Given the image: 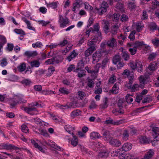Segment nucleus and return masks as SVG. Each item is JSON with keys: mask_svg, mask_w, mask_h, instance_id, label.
Wrapping results in <instances>:
<instances>
[{"mask_svg": "<svg viewBox=\"0 0 159 159\" xmlns=\"http://www.w3.org/2000/svg\"><path fill=\"white\" fill-rule=\"evenodd\" d=\"M126 102L128 103H131L133 101V98L131 97V96L128 94L125 97Z\"/></svg>", "mask_w": 159, "mask_h": 159, "instance_id": "50", "label": "nucleus"}, {"mask_svg": "<svg viewBox=\"0 0 159 159\" xmlns=\"http://www.w3.org/2000/svg\"><path fill=\"white\" fill-rule=\"evenodd\" d=\"M101 137L100 134L97 132H93L90 134V137L92 139H98Z\"/></svg>", "mask_w": 159, "mask_h": 159, "instance_id": "31", "label": "nucleus"}, {"mask_svg": "<svg viewBox=\"0 0 159 159\" xmlns=\"http://www.w3.org/2000/svg\"><path fill=\"white\" fill-rule=\"evenodd\" d=\"M139 141L141 143H148L151 140L147 138L146 136H141L139 138Z\"/></svg>", "mask_w": 159, "mask_h": 159, "instance_id": "22", "label": "nucleus"}, {"mask_svg": "<svg viewBox=\"0 0 159 159\" xmlns=\"http://www.w3.org/2000/svg\"><path fill=\"white\" fill-rule=\"evenodd\" d=\"M122 56L125 61H127L129 58V56L127 52H122Z\"/></svg>", "mask_w": 159, "mask_h": 159, "instance_id": "40", "label": "nucleus"}, {"mask_svg": "<svg viewBox=\"0 0 159 159\" xmlns=\"http://www.w3.org/2000/svg\"><path fill=\"white\" fill-rule=\"evenodd\" d=\"M82 3L83 2L82 0H75V2L73 4V11L75 12H76L75 11L76 8L79 7Z\"/></svg>", "mask_w": 159, "mask_h": 159, "instance_id": "11", "label": "nucleus"}, {"mask_svg": "<svg viewBox=\"0 0 159 159\" xmlns=\"http://www.w3.org/2000/svg\"><path fill=\"white\" fill-rule=\"evenodd\" d=\"M21 129L23 132L26 133L29 132V129L27 126L25 125H23L21 126Z\"/></svg>", "mask_w": 159, "mask_h": 159, "instance_id": "53", "label": "nucleus"}, {"mask_svg": "<svg viewBox=\"0 0 159 159\" xmlns=\"http://www.w3.org/2000/svg\"><path fill=\"white\" fill-rule=\"evenodd\" d=\"M124 123V120H120L114 121L110 118L106 120L105 123L107 124H111L113 125H119Z\"/></svg>", "mask_w": 159, "mask_h": 159, "instance_id": "3", "label": "nucleus"}, {"mask_svg": "<svg viewBox=\"0 0 159 159\" xmlns=\"http://www.w3.org/2000/svg\"><path fill=\"white\" fill-rule=\"evenodd\" d=\"M102 23L103 26V30L106 34H107L108 32V30L110 26V22L107 20H102Z\"/></svg>", "mask_w": 159, "mask_h": 159, "instance_id": "6", "label": "nucleus"}, {"mask_svg": "<svg viewBox=\"0 0 159 159\" xmlns=\"http://www.w3.org/2000/svg\"><path fill=\"white\" fill-rule=\"evenodd\" d=\"M143 42H140L138 41H136L134 43H128L127 45L129 47H134L136 48L137 49L138 48L140 47L141 46H143Z\"/></svg>", "mask_w": 159, "mask_h": 159, "instance_id": "7", "label": "nucleus"}, {"mask_svg": "<svg viewBox=\"0 0 159 159\" xmlns=\"http://www.w3.org/2000/svg\"><path fill=\"white\" fill-rule=\"evenodd\" d=\"M116 43V39L114 38H112L107 42V46L113 48L114 46L115 43Z\"/></svg>", "mask_w": 159, "mask_h": 159, "instance_id": "21", "label": "nucleus"}, {"mask_svg": "<svg viewBox=\"0 0 159 159\" xmlns=\"http://www.w3.org/2000/svg\"><path fill=\"white\" fill-rule=\"evenodd\" d=\"M88 46L89 47L88 48L89 49L94 51L96 50L95 43L93 42L89 41L87 43Z\"/></svg>", "mask_w": 159, "mask_h": 159, "instance_id": "28", "label": "nucleus"}, {"mask_svg": "<svg viewBox=\"0 0 159 159\" xmlns=\"http://www.w3.org/2000/svg\"><path fill=\"white\" fill-rule=\"evenodd\" d=\"M119 28L117 23L115 24L111 27V32L113 35L116 34L117 33V30Z\"/></svg>", "mask_w": 159, "mask_h": 159, "instance_id": "13", "label": "nucleus"}, {"mask_svg": "<svg viewBox=\"0 0 159 159\" xmlns=\"http://www.w3.org/2000/svg\"><path fill=\"white\" fill-rule=\"evenodd\" d=\"M26 68V64L25 63H22L17 68L19 71L20 72L24 71L25 70Z\"/></svg>", "mask_w": 159, "mask_h": 159, "instance_id": "30", "label": "nucleus"}, {"mask_svg": "<svg viewBox=\"0 0 159 159\" xmlns=\"http://www.w3.org/2000/svg\"><path fill=\"white\" fill-rule=\"evenodd\" d=\"M7 64V62L6 58H3L1 61L0 65L2 67H4Z\"/></svg>", "mask_w": 159, "mask_h": 159, "instance_id": "64", "label": "nucleus"}, {"mask_svg": "<svg viewBox=\"0 0 159 159\" xmlns=\"http://www.w3.org/2000/svg\"><path fill=\"white\" fill-rule=\"evenodd\" d=\"M137 30L138 32H140L144 27L143 25L141 22H138L136 24Z\"/></svg>", "mask_w": 159, "mask_h": 159, "instance_id": "49", "label": "nucleus"}, {"mask_svg": "<svg viewBox=\"0 0 159 159\" xmlns=\"http://www.w3.org/2000/svg\"><path fill=\"white\" fill-rule=\"evenodd\" d=\"M101 55L99 51H96L93 55V63L98 62L101 59Z\"/></svg>", "mask_w": 159, "mask_h": 159, "instance_id": "5", "label": "nucleus"}, {"mask_svg": "<svg viewBox=\"0 0 159 159\" xmlns=\"http://www.w3.org/2000/svg\"><path fill=\"white\" fill-rule=\"evenodd\" d=\"M2 146L3 148L8 150L11 149L15 147L14 146H13L12 145L8 144H4L2 145Z\"/></svg>", "mask_w": 159, "mask_h": 159, "instance_id": "38", "label": "nucleus"}, {"mask_svg": "<svg viewBox=\"0 0 159 159\" xmlns=\"http://www.w3.org/2000/svg\"><path fill=\"white\" fill-rule=\"evenodd\" d=\"M157 63L155 61L150 63L147 69V71H148V70L152 71H155L157 68Z\"/></svg>", "mask_w": 159, "mask_h": 159, "instance_id": "8", "label": "nucleus"}, {"mask_svg": "<svg viewBox=\"0 0 159 159\" xmlns=\"http://www.w3.org/2000/svg\"><path fill=\"white\" fill-rule=\"evenodd\" d=\"M148 27L151 31L156 30L157 29V25L154 22L149 23L148 25Z\"/></svg>", "mask_w": 159, "mask_h": 159, "instance_id": "19", "label": "nucleus"}, {"mask_svg": "<svg viewBox=\"0 0 159 159\" xmlns=\"http://www.w3.org/2000/svg\"><path fill=\"white\" fill-rule=\"evenodd\" d=\"M140 84L139 87L141 89H143L144 87V84L146 80L145 77L144 76H141L139 78Z\"/></svg>", "mask_w": 159, "mask_h": 159, "instance_id": "18", "label": "nucleus"}, {"mask_svg": "<svg viewBox=\"0 0 159 159\" xmlns=\"http://www.w3.org/2000/svg\"><path fill=\"white\" fill-rule=\"evenodd\" d=\"M108 156V153L107 152H100L99 153L98 156L101 158H106Z\"/></svg>", "mask_w": 159, "mask_h": 159, "instance_id": "39", "label": "nucleus"}, {"mask_svg": "<svg viewBox=\"0 0 159 159\" xmlns=\"http://www.w3.org/2000/svg\"><path fill=\"white\" fill-rule=\"evenodd\" d=\"M38 105V103L36 102H34L31 103H29L28 105V107H23L24 111L27 113L32 115L30 113L31 111H37L36 108L35 107V106H37Z\"/></svg>", "mask_w": 159, "mask_h": 159, "instance_id": "1", "label": "nucleus"}, {"mask_svg": "<svg viewBox=\"0 0 159 159\" xmlns=\"http://www.w3.org/2000/svg\"><path fill=\"white\" fill-rule=\"evenodd\" d=\"M128 8L129 9H133L135 8L136 5L134 2H129L128 3Z\"/></svg>", "mask_w": 159, "mask_h": 159, "instance_id": "59", "label": "nucleus"}, {"mask_svg": "<svg viewBox=\"0 0 159 159\" xmlns=\"http://www.w3.org/2000/svg\"><path fill=\"white\" fill-rule=\"evenodd\" d=\"M21 83L25 85L28 86L31 83V81L29 80L25 79L21 81Z\"/></svg>", "mask_w": 159, "mask_h": 159, "instance_id": "60", "label": "nucleus"}, {"mask_svg": "<svg viewBox=\"0 0 159 159\" xmlns=\"http://www.w3.org/2000/svg\"><path fill=\"white\" fill-rule=\"evenodd\" d=\"M108 100L107 98H106L103 100V103L100 105V107L102 108H106L108 106L107 104Z\"/></svg>", "mask_w": 159, "mask_h": 159, "instance_id": "47", "label": "nucleus"}, {"mask_svg": "<svg viewBox=\"0 0 159 159\" xmlns=\"http://www.w3.org/2000/svg\"><path fill=\"white\" fill-rule=\"evenodd\" d=\"M58 2H55L48 3L47 5L48 7L52 8L53 9H55L57 7Z\"/></svg>", "mask_w": 159, "mask_h": 159, "instance_id": "35", "label": "nucleus"}, {"mask_svg": "<svg viewBox=\"0 0 159 159\" xmlns=\"http://www.w3.org/2000/svg\"><path fill=\"white\" fill-rule=\"evenodd\" d=\"M90 31H92L93 32L94 31L98 32L99 30V27L98 24L97 23L96 25L94 26L93 29L92 28H90Z\"/></svg>", "mask_w": 159, "mask_h": 159, "instance_id": "43", "label": "nucleus"}, {"mask_svg": "<svg viewBox=\"0 0 159 159\" xmlns=\"http://www.w3.org/2000/svg\"><path fill=\"white\" fill-rule=\"evenodd\" d=\"M120 56L118 55H116L115 56L113 59V63L115 64H116L117 62L120 61Z\"/></svg>", "mask_w": 159, "mask_h": 159, "instance_id": "48", "label": "nucleus"}, {"mask_svg": "<svg viewBox=\"0 0 159 159\" xmlns=\"http://www.w3.org/2000/svg\"><path fill=\"white\" fill-rule=\"evenodd\" d=\"M77 107V103L74 101H72L71 102H68L64 106V107H65L66 109L75 108Z\"/></svg>", "mask_w": 159, "mask_h": 159, "instance_id": "9", "label": "nucleus"}, {"mask_svg": "<svg viewBox=\"0 0 159 159\" xmlns=\"http://www.w3.org/2000/svg\"><path fill=\"white\" fill-rule=\"evenodd\" d=\"M64 128L68 132L69 134H70V132L71 131L75 129V128L74 127L72 128L69 125H65L64 126Z\"/></svg>", "mask_w": 159, "mask_h": 159, "instance_id": "52", "label": "nucleus"}, {"mask_svg": "<svg viewBox=\"0 0 159 159\" xmlns=\"http://www.w3.org/2000/svg\"><path fill=\"white\" fill-rule=\"evenodd\" d=\"M108 7L107 3L106 2H103L101 7L99 8L96 7L95 9L97 11V12L99 15H101L106 11Z\"/></svg>", "mask_w": 159, "mask_h": 159, "instance_id": "2", "label": "nucleus"}, {"mask_svg": "<svg viewBox=\"0 0 159 159\" xmlns=\"http://www.w3.org/2000/svg\"><path fill=\"white\" fill-rule=\"evenodd\" d=\"M152 100V97L150 95H148L143 100L142 102L145 103L147 102H150Z\"/></svg>", "mask_w": 159, "mask_h": 159, "instance_id": "44", "label": "nucleus"}, {"mask_svg": "<svg viewBox=\"0 0 159 159\" xmlns=\"http://www.w3.org/2000/svg\"><path fill=\"white\" fill-rule=\"evenodd\" d=\"M93 52L94 51H93L88 48L84 52V53L85 55V57H88L89 56H90Z\"/></svg>", "mask_w": 159, "mask_h": 159, "instance_id": "45", "label": "nucleus"}, {"mask_svg": "<svg viewBox=\"0 0 159 159\" xmlns=\"http://www.w3.org/2000/svg\"><path fill=\"white\" fill-rule=\"evenodd\" d=\"M77 71L75 72L78 73L77 76L79 78H81L85 75V70L80 69L79 70H78Z\"/></svg>", "mask_w": 159, "mask_h": 159, "instance_id": "36", "label": "nucleus"}, {"mask_svg": "<svg viewBox=\"0 0 159 159\" xmlns=\"http://www.w3.org/2000/svg\"><path fill=\"white\" fill-rule=\"evenodd\" d=\"M99 51L102 57L108 55L109 52V50L106 49H100Z\"/></svg>", "mask_w": 159, "mask_h": 159, "instance_id": "37", "label": "nucleus"}, {"mask_svg": "<svg viewBox=\"0 0 159 159\" xmlns=\"http://www.w3.org/2000/svg\"><path fill=\"white\" fill-rule=\"evenodd\" d=\"M139 86L138 84H134L133 86L131 85H129L128 86V89H130L132 92H135L138 90Z\"/></svg>", "mask_w": 159, "mask_h": 159, "instance_id": "29", "label": "nucleus"}, {"mask_svg": "<svg viewBox=\"0 0 159 159\" xmlns=\"http://www.w3.org/2000/svg\"><path fill=\"white\" fill-rule=\"evenodd\" d=\"M116 8L121 12H123L125 11L123 4L121 2L117 3L116 5Z\"/></svg>", "mask_w": 159, "mask_h": 159, "instance_id": "27", "label": "nucleus"}, {"mask_svg": "<svg viewBox=\"0 0 159 159\" xmlns=\"http://www.w3.org/2000/svg\"><path fill=\"white\" fill-rule=\"evenodd\" d=\"M124 101L123 99H120L117 102V104L118 107L120 108V109H121L122 107L123 103L124 102Z\"/></svg>", "mask_w": 159, "mask_h": 159, "instance_id": "51", "label": "nucleus"}, {"mask_svg": "<svg viewBox=\"0 0 159 159\" xmlns=\"http://www.w3.org/2000/svg\"><path fill=\"white\" fill-rule=\"evenodd\" d=\"M120 20L122 22H126L128 20V17L125 15L123 14L120 17Z\"/></svg>", "mask_w": 159, "mask_h": 159, "instance_id": "58", "label": "nucleus"}, {"mask_svg": "<svg viewBox=\"0 0 159 159\" xmlns=\"http://www.w3.org/2000/svg\"><path fill=\"white\" fill-rule=\"evenodd\" d=\"M138 66L136 68L137 70L139 72H141L143 71V65L140 62H139L138 64Z\"/></svg>", "mask_w": 159, "mask_h": 159, "instance_id": "62", "label": "nucleus"}, {"mask_svg": "<svg viewBox=\"0 0 159 159\" xmlns=\"http://www.w3.org/2000/svg\"><path fill=\"white\" fill-rule=\"evenodd\" d=\"M109 143L111 145L116 147H119L121 144V142L119 140L113 138L110 140Z\"/></svg>", "mask_w": 159, "mask_h": 159, "instance_id": "10", "label": "nucleus"}, {"mask_svg": "<svg viewBox=\"0 0 159 159\" xmlns=\"http://www.w3.org/2000/svg\"><path fill=\"white\" fill-rule=\"evenodd\" d=\"M139 62H132L130 63V66L132 70H134L138 66V64L139 63Z\"/></svg>", "mask_w": 159, "mask_h": 159, "instance_id": "46", "label": "nucleus"}, {"mask_svg": "<svg viewBox=\"0 0 159 159\" xmlns=\"http://www.w3.org/2000/svg\"><path fill=\"white\" fill-rule=\"evenodd\" d=\"M84 61L83 59L80 60L78 63L77 68L74 70V72H78V70L84 68Z\"/></svg>", "mask_w": 159, "mask_h": 159, "instance_id": "14", "label": "nucleus"}, {"mask_svg": "<svg viewBox=\"0 0 159 159\" xmlns=\"http://www.w3.org/2000/svg\"><path fill=\"white\" fill-rule=\"evenodd\" d=\"M30 65L32 67H38L40 65V62L39 61L34 60L30 62Z\"/></svg>", "mask_w": 159, "mask_h": 159, "instance_id": "34", "label": "nucleus"}, {"mask_svg": "<svg viewBox=\"0 0 159 159\" xmlns=\"http://www.w3.org/2000/svg\"><path fill=\"white\" fill-rule=\"evenodd\" d=\"M59 22L60 23V27L63 28L66 26V25L69 23V20L68 18L65 17L64 18L62 16H59Z\"/></svg>", "mask_w": 159, "mask_h": 159, "instance_id": "4", "label": "nucleus"}, {"mask_svg": "<svg viewBox=\"0 0 159 159\" xmlns=\"http://www.w3.org/2000/svg\"><path fill=\"white\" fill-rule=\"evenodd\" d=\"M123 138L124 140H125L128 139L129 136V131L127 130H125L123 133Z\"/></svg>", "mask_w": 159, "mask_h": 159, "instance_id": "41", "label": "nucleus"}, {"mask_svg": "<svg viewBox=\"0 0 159 159\" xmlns=\"http://www.w3.org/2000/svg\"><path fill=\"white\" fill-rule=\"evenodd\" d=\"M7 40L5 37L2 35H0V43L4 45L6 43Z\"/></svg>", "mask_w": 159, "mask_h": 159, "instance_id": "57", "label": "nucleus"}, {"mask_svg": "<svg viewBox=\"0 0 159 159\" xmlns=\"http://www.w3.org/2000/svg\"><path fill=\"white\" fill-rule=\"evenodd\" d=\"M100 68L99 65L97 64L95 66V71L92 74L91 76L93 79H95L97 76V73L98 71Z\"/></svg>", "mask_w": 159, "mask_h": 159, "instance_id": "17", "label": "nucleus"}, {"mask_svg": "<svg viewBox=\"0 0 159 159\" xmlns=\"http://www.w3.org/2000/svg\"><path fill=\"white\" fill-rule=\"evenodd\" d=\"M32 46L33 48H40L43 46V45L41 42H38L36 43L32 44Z\"/></svg>", "mask_w": 159, "mask_h": 159, "instance_id": "54", "label": "nucleus"}, {"mask_svg": "<svg viewBox=\"0 0 159 159\" xmlns=\"http://www.w3.org/2000/svg\"><path fill=\"white\" fill-rule=\"evenodd\" d=\"M152 130L155 134V135L153 134L154 137H155V138L157 137L159 135V128L158 127H153Z\"/></svg>", "mask_w": 159, "mask_h": 159, "instance_id": "32", "label": "nucleus"}, {"mask_svg": "<svg viewBox=\"0 0 159 159\" xmlns=\"http://www.w3.org/2000/svg\"><path fill=\"white\" fill-rule=\"evenodd\" d=\"M136 32L135 30L133 31L130 34L129 36V38L130 39V40H133L135 38L134 35L135 34Z\"/></svg>", "mask_w": 159, "mask_h": 159, "instance_id": "61", "label": "nucleus"}, {"mask_svg": "<svg viewBox=\"0 0 159 159\" xmlns=\"http://www.w3.org/2000/svg\"><path fill=\"white\" fill-rule=\"evenodd\" d=\"M152 42L153 44L157 47L159 46V39L155 38L152 40Z\"/></svg>", "mask_w": 159, "mask_h": 159, "instance_id": "55", "label": "nucleus"}, {"mask_svg": "<svg viewBox=\"0 0 159 159\" xmlns=\"http://www.w3.org/2000/svg\"><path fill=\"white\" fill-rule=\"evenodd\" d=\"M157 55V54L156 53H151L149 55L148 59L149 60V61H152L155 59Z\"/></svg>", "mask_w": 159, "mask_h": 159, "instance_id": "42", "label": "nucleus"}, {"mask_svg": "<svg viewBox=\"0 0 159 159\" xmlns=\"http://www.w3.org/2000/svg\"><path fill=\"white\" fill-rule=\"evenodd\" d=\"M81 113V112L79 110L77 109L75 110L72 111L70 113V116L72 117H75L80 115Z\"/></svg>", "mask_w": 159, "mask_h": 159, "instance_id": "20", "label": "nucleus"}, {"mask_svg": "<svg viewBox=\"0 0 159 159\" xmlns=\"http://www.w3.org/2000/svg\"><path fill=\"white\" fill-rule=\"evenodd\" d=\"M24 54V55L26 56L27 57L30 58L31 57H34L37 56L38 53L36 51H34L33 52L27 51L25 52Z\"/></svg>", "mask_w": 159, "mask_h": 159, "instance_id": "12", "label": "nucleus"}, {"mask_svg": "<svg viewBox=\"0 0 159 159\" xmlns=\"http://www.w3.org/2000/svg\"><path fill=\"white\" fill-rule=\"evenodd\" d=\"M130 143H125L122 146V149L124 151L126 152L131 149L132 148Z\"/></svg>", "mask_w": 159, "mask_h": 159, "instance_id": "15", "label": "nucleus"}, {"mask_svg": "<svg viewBox=\"0 0 159 159\" xmlns=\"http://www.w3.org/2000/svg\"><path fill=\"white\" fill-rule=\"evenodd\" d=\"M49 143H50L49 144V146H51L52 148L61 151L63 150V148L60 147L59 146H57V144L54 142L49 141Z\"/></svg>", "mask_w": 159, "mask_h": 159, "instance_id": "16", "label": "nucleus"}, {"mask_svg": "<svg viewBox=\"0 0 159 159\" xmlns=\"http://www.w3.org/2000/svg\"><path fill=\"white\" fill-rule=\"evenodd\" d=\"M78 54V53H76L75 50H74L71 52L70 55L67 57V59L69 61H70L72 59L75 58L77 56Z\"/></svg>", "mask_w": 159, "mask_h": 159, "instance_id": "25", "label": "nucleus"}, {"mask_svg": "<svg viewBox=\"0 0 159 159\" xmlns=\"http://www.w3.org/2000/svg\"><path fill=\"white\" fill-rule=\"evenodd\" d=\"M22 20L27 24L28 28L29 29L32 30L34 31L35 30V29L34 27H32L31 25V24L30 22L28 21L25 17H23L22 18Z\"/></svg>", "mask_w": 159, "mask_h": 159, "instance_id": "24", "label": "nucleus"}, {"mask_svg": "<svg viewBox=\"0 0 159 159\" xmlns=\"http://www.w3.org/2000/svg\"><path fill=\"white\" fill-rule=\"evenodd\" d=\"M32 143L33 144L34 146L36 148H37L39 150L42 152L44 153V150L40 146H39L38 144L36 143L35 141L33 140H32L31 141Z\"/></svg>", "mask_w": 159, "mask_h": 159, "instance_id": "23", "label": "nucleus"}, {"mask_svg": "<svg viewBox=\"0 0 159 159\" xmlns=\"http://www.w3.org/2000/svg\"><path fill=\"white\" fill-rule=\"evenodd\" d=\"M94 84V82L92 79L88 78V82L87 85L90 88H92L93 87V85Z\"/></svg>", "mask_w": 159, "mask_h": 159, "instance_id": "56", "label": "nucleus"}, {"mask_svg": "<svg viewBox=\"0 0 159 159\" xmlns=\"http://www.w3.org/2000/svg\"><path fill=\"white\" fill-rule=\"evenodd\" d=\"M116 80V78L115 76L113 75H112V77H111L109 79L108 82L110 83L113 84Z\"/></svg>", "mask_w": 159, "mask_h": 159, "instance_id": "63", "label": "nucleus"}, {"mask_svg": "<svg viewBox=\"0 0 159 159\" xmlns=\"http://www.w3.org/2000/svg\"><path fill=\"white\" fill-rule=\"evenodd\" d=\"M73 135V139H72L71 141V144L74 146L75 147L78 144V140L76 136L74 135L73 133H72Z\"/></svg>", "mask_w": 159, "mask_h": 159, "instance_id": "26", "label": "nucleus"}, {"mask_svg": "<svg viewBox=\"0 0 159 159\" xmlns=\"http://www.w3.org/2000/svg\"><path fill=\"white\" fill-rule=\"evenodd\" d=\"M153 155V152L152 151L148 152L144 156V159H149L151 158Z\"/></svg>", "mask_w": 159, "mask_h": 159, "instance_id": "33", "label": "nucleus"}]
</instances>
